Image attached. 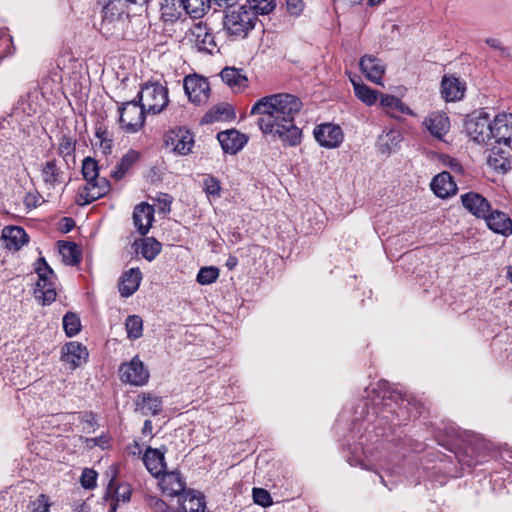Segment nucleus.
Returning <instances> with one entry per match:
<instances>
[{"instance_id": "nucleus-34", "label": "nucleus", "mask_w": 512, "mask_h": 512, "mask_svg": "<svg viewBox=\"0 0 512 512\" xmlns=\"http://www.w3.org/2000/svg\"><path fill=\"white\" fill-rule=\"evenodd\" d=\"M41 176L48 188H54L62 182L63 171L57 166L56 160H49L42 165Z\"/></svg>"}, {"instance_id": "nucleus-23", "label": "nucleus", "mask_w": 512, "mask_h": 512, "mask_svg": "<svg viewBox=\"0 0 512 512\" xmlns=\"http://www.w3.org/2000/svg\"><path fill=\"white\" fill-rule=\"evenodd\" d=\"M489 229L502 235L512 234V220L506 213L499 210H492L484 218Z\"/></svg>"}, {"instance_id": "nucleus-63", "label": "nucleus", "mask_w": 512, "mask_h": 512, "mask_svg": "<svg viewBox=\"0 0 512 512\" xmlns=\"http://www.w3.org/2000/svg\"><path fill=\"white\" fill-rule=\"evenodd\" d=\"M350 5H357L360 4L363 0H345Z\"/></svg>"}, {"instance_id": "nucleus-9", "label": "nucleus", "mask_w": 512, "mask_h": 512, "mask_svg": "<svg viewBox=\"0 0 512 512\" xmlns=\"http://www.w3.org/2000/svg\"><path fill=\"white\" fill-rule=\"evenodd\" d=\"M183 86L190 102L195 105H203L210 97V85L207 78L197 74L184 78Z\"/></svg>"}, {"instance_id": "nucleus-1", "label": "nucleus", "mask_w": 512, "mask_h": 512, "mask_svg": "<svg viewBox=\"0 0 512 512\" xmlns=\"http://www.w3.org/2000/svg\"><path fill=\"white\" fill-rule=\"evenodd\" d=\"M302 105L300 98L295 95L272 94L259 99L250 113L259 115L258 126L263 133H274L284 145L295 147L302 141V130L294 123Z\"/></svg>"}, {"instance_id": "nucleus-49", "label": "nucleus", "mask_w": 512, "mask_h": 512, "mask_svg": "<svg viewBox=\"0 0 512 512\" xmlns=\"http://www.w3.org/2000/svg\"><path fill=\"white\" fill-rule=\"evenodd\" d=\"M81 485L85 489H93L96 487L97 472L93 469L85 468L81 475Z\"/></svg>"}, {"instance_id": "nucleus-16", "label": "nucleus", "mask_w": 512, "mask_h": 512, "mask_svg": "<svg viewBox=\"0 0 512 512\" xmlns=\"http://www.w3.org/2000/svg\"><path fill=\"white\" fill-rule=\"evenodd\" d=\"M423 126L431 136L441 140L450 129V120L446 113L435 111L425 117Z\"/></svg>"}, {"instance_id": "nucleus-40", "label": "nucleus", "mask_w": 512, "mask_h": 512, "mask_svg": "<svg viewBox=\"0 0 512 512\" xmlns=\"http://www.w3.org/2000/svg\"><path fill=\"white\" fill-rule=\"evenodd\" d=\"M128 338L138 339L142 336L143 321L138 315H130L125 321Z\"/></svg>"}, {"instance_id": "nucleus-47", "label": "nucleus", "mask_w": 512, "mask_h": 512, "mask_svg": "<svg viewBox=\"0 0 512 512\" xmlns=\"http://www.w3.org/2000/svg\"><path fill=\"white\" fill-rule=\"evenodd\" d=\"M253 500L262 507H269L273 504L270 493L263 488H253Z\"/></svg>"}, {"instance_id": "nucleus-43", "label": "nucleus", "mask_w": 512, "mask_h": 512, "mask_svg": "<svg viewBox=\"0 0 512 512\" xmlns=\"http://www.w3.org/2000/svg\"><path fill=\"white\" fill-rule=\"evenodd\" d=\"M230 113L231 109L229 106H215L204 115L202 121L205 123H213L215 121H220L227 118L230 115Z\"/></svg>"}, {"instance_id": "nucleus-58", "label": "nucleus", "mask_w": 512, "mask_h": 512, "mask_svg": "<svg viewBox=\"0 0 512 512\" xmlns=\"http://www.w3.org/2000/svg\"><path fill=\"white\" fill-rule=\"evenodd\" d=\"M449 166L451 167V169L455 172H461L462 170V167L461 165L459 164V162L455 159H451L449 161Z\"/></svg>"}, {"instance_id": "nucleus-14", "label": "nucleus", "mask_w": 512, "mask_h": 512, "mask_svg": "<svg viewBox=\"0 0 512 512\" xmlns=\"http://www.w3.org/2000/svg\"><path fill=\"white\" fill-rule=\"evenodd\" d=\"M88 355L87 348L76 341L66 343L61 350L62 362L69 365L71 369H76L86 363Z\"/></svg>"}, {"instance_id": "nucleus-10", "label": "nucleus", "mask_w": 512, "mask_h": 512, "mask_svg": "<svg viewBox=\"0 0 512 512\" xmlns=\"http://www.w3.org/2000/svg\"><path fill=\"white\" fill-rule=\"evenodd\" d=\"M492 125L488 115L481 112L478 116L470 117L465 122L468 136L477 143H486L492 139Z\"/></svg>"}, {"instance_id": "nucleus-7", "label": "nucleus", "mask_w": 512, "mask_h": 512, "mask_svg": "<svg viewBox=\"0 0 512 512\" xmlns=\"http://www.w3.org/2000/svg\"><path fill=\"white\" fill-rule=\"evenodd\" d=\"M111 189V184L106 177H92L90 181L79 187L76 196V203L79 206H85L106 196Z\"/></svg>"}, {"instance_id": "nucleus-48", "label": "nucleus", "mask_w": 512, "mask_h": 512, "mask_svg": "<svg viewBox=\"0 0 512 512\" xmlns=\"http://www.w3.org/2000/svg\"><path fill=\"white\" fill-rule=\"evenodd\" d=\"M204 191L208 196L219 197L221 186L218 179L208 176L203 180Z\"/></svg>"}, {"instance_id": "nucleus-62", "label": "nucleus", "mask_w": 512, "mask_h": 512, "mask_svg": "<svg viewBox=\"0 0 512 512\" xmlns=\"http://www.w3.org/2000/svg\"><path fill=\"white\" fill-rule=\"evenodd\" d=\"M65 220L68 222L67 223L68 227H67L66 231H69L71 229V227L73 226V221L70 218H65Z\"/></svg>"}, {"instance_id": "nucleus-41", "label": "nucleus", "mask_w": 512, "mask_h": 512, "mask_svg": "<svg viewBox=\"0 0 512 512\" xmlns=\"http://www.w3.org/2000/svg\"><path fill=\"white\" fill-rule=\"evenodd\" d=\"M63 328L68 337L77 335L81 330L80 318L75 313H66L63 317Z\"/></svg>"}, {"instance_id": "nucleus-6", "label": "nucleus", "mask_w": 512, "mask_h": 512, "mask_svg": "<svg viewBox=\"0 0 512 512\" xmlns=\"http://www.w3.org/2000/svg\"><path fill=\"white\" fill-rule=\"evenodd\" d=\"M119 123L121 128L128 133L139 131L145 122L147 111L139 100H132L121 103L118 107Z\"/></svg>"}, {"instance_id": "nucleus-11", "label": "nucleus", "mask_w": 512, "mask_h": 512, "mask_svg": "<svg viewBox=\"0 0 512 512\" xmlns=\"http://www.w3.org/2000/svg\"><path fill=\"white\" fill-rule=\"evenodd\" d=\"M313 135L320 146L328 149L339 147L344 140V133L339 125L323 123L314 128Z\"/></svg>"}, {"instance_id": "nucleus-46", "label": "nucleus", "mask_w": 512, "mask_h": 512, "mask_svg": "<svg viewBox=\"0 0 512 512\" xmlns=\"http://www.w3.org/2000/svg\"><path fill=\"white\" fill-rule=\"evenodd\" d=\"M50 506L49 498L46 495L41 494L29 503L27 509L28 512H49Z\"/></svg>"}, {"instance_id": "nucleus-51", "label": "nucleus", "mask_w": 512, "mask_h": 512, "mask_svg": "<svg viewBox=\"0 0 512 512\" xmlns=\"http://www.w3.org/2000/svg\"><path fill=\"white\" fill-rule=\"evenodd\" d=\"M96 137L100 141V148L103 150L104 153H108L112 146V139L110 138L108 131L99 128L96 131Z\"/></svg>"}, {"instance_id": "nucleus-38", "label": "nucleus", "mask_w": 512, "mask_h": 512, "mask_svg": "<svg viewBox=\"0 0 512 512\" xmlns=\"http://www.w3.org/2000/svg\"><path fill=\"white\" fill-rule=\"evenodd\" d=\"M59 253L62 256L63 262L66 265H76L80 261V253L77 250V245L71 242L59 241Z\"/></svg>"}, {"instance_id": "nucleus-37", "label": "nucleus", "mask_w": 512, "mask_h": 512, "mask_svg": "<svg viewBox=\"0 0 512 512\" xmlns=\"http://www.w3.org/2000/svg\"><path fill=\"white\" fill-rule=\"evenodd\" d=\"M353 86L356 97L364 104L372 106L380 100V95L382 93L370 88L369 86L355 82H353Z\"/></svg>"}, {"instance_id": "nucleus-31", "label": "nucleus", "mask_w": 512, "mask_h": 512, "mask_svg": "<svg viewBox=\"0 0 512 512\" xmlns=\"http://www.w3.org/2000/svg\"><path fill=\"white\" fill-rule=\"evenodd\" d=\"M112 478L107 486V497H111L116 503L119 501L128 502L131 498V487L127 483L117 485L115 482L116 470L111 468Z\"/></svg>"}, {"instance_id": "nucleus-39", "label": "nucleus", "mask_w": 512, "mask_h": 512, "mask_svg": "<svg viewBox=\"0 0 512 512\" xmlns=\"http://www.w3.org/2000/svg\"><path fill=\"white\" fill-rule=\"evenodd\" d=\"M140 252L146 260L152 261L161 252V243L153 237H146L141 243Z\"/></svg>"}, {"instance_id": "nucleus-2", "label": "nucleus", "mask_w": 512, "mask_h": 512, "mask_svg": "<svg viewBox=\"0 0 512 512\" xmlns=\"http://www.w3.org/2000/svg\"><path fill=\"white\" fill-rule=\"evenodd\" d=\"M255 11L247 8V4L232 7L225 12L223 28L233 39H244L255 28L257 23Z\"/></svg>"}, {"instance_id": "nucleus-54", "label": "nucleus", "mask_w": 512, "mask_h": 512, "mask_svg": "<svg viewBox=\"0 0 512 512\" xmlns=\"http://www.w3.org/2000/svg\"><path fill=\"white\" fill-rule=\"evenodd\" d=\"M238 1L239 0H211V6L215 5L216 7L224 8L226 12L232 7H238Z\"/></svg>"}, {"instance_id": "nucleus-17", "label": "nucleus", "mask_w": 512, "mask_h": 512, "mask_svg": "<svg viewBox=\"0 0 512 512\" xmlns=\"http://www.w3.org/2000/svg\"><path fill=\"white\" fill-rule=\"evenodd\" d=\"M461 202L465 209L477 218L484 219L491 211L490 202L481 194L467 192L461 195Z\"/></svg>"}, {"instance_id": "nucleus-21", "label": "nucleus", "mask_w": 512, "mask_h": 512, "mask_svg": "<svg viewBox=\"0 0 512 512\" xmlns=\"http://www.w3.org/2000/svg\"><path fill=\"white\" fill-rule=\"evenodd\" d=\"M205 507L204 496L200 492L189 489L180 495L176 512H203Z\"/></svg>"}, {"instance_id": "nucleus-59", "label": "nucleus", "mask_w": 512, "mask_h": 512, "mask_svg": "<svg viewBox=\"0 0 512 512\" xmlns=\"http://www.w3.org/2000/svg\"><path fill=\"white\" fill-rule=\"evenodd\" d=\"M486 43L493 48H500V42L497 39L494 38H488L486 40Z\"/></svg>"}, {"instance_id": "nucleus-3", "label": "nucleus", "mask_w": 512, "mask_h": 512, "mask_svg": "<svg viewBox=\"0 0 512 512\" xmlns=\"http://www.w3.org/2000/svg\"><path fill=\"white\" fill-rule=\"evenodd\" d=\"M103 4L100 32L109 36L121 32L129 17L125 0H98Z\"/></svg>"}, {"instance_id": "nucleus-35", "label": "nucleus", "mask_w": 512, "mask_h": 512, "mask_svg": "<svg viewBox=\"0 0 512 512\" xmlns=\"http://www.w3.org/2000/svg\"><path fill=\"white\" fill-rule=\"evenodd\" d=\"M181 0H165L161 5V17L165 22H175L182 15Z\"/></svg>"}, {"instance_id": "nucleus-45", "label": "nucleus", "mask_w": 512, "mask_h": 512, "mask_svg": "<svg viewBox=\"0 0 512 512\" xmlns=\"http://www.w3.org/2000/svg\"><path fill=\"white\" fill-rule=\"evenodd\" d=\"M98 162L92 157H86L82 161L81 173L85 181H90L92 177H96L99 174Z\"/></svg>"}, {"instance_id": "nucleus-18", "label": "nucleus", "mask_w": 512, "mask_h": 512, "mask_svg": "<svg viewBox=\"0 0 512 512\" xmlns=\"http://www.w3.org/2000/svg\"><path fill=\"white\" fill-rule=\"evenodd\" d=\"M217 139L224 152L230 154L237 153L247 142V137L235 129L219 132Z\"/></svg>"}, {"instance_id": "nucleus-26", "label": "nucleus", "mask_w": 512, "mask_h": 512, "mask_svg": "<svg viewBox=\"0 0 512 512\" xmlns=\"http://www.w3.org/2000/svg\"><path fill=\"white\" fill-rule=\"evenodd\" d=\"M441 93L446 101H457L464 97L465 84L454 76H444L441 81Z\"/></svg>"}, {"instance_id": "nucleus-5", "label": "nucleus", "mask_w": 512, "mask_h": 512, "mask_svg": "<svg viewBox=\"0 0 512 512\" xmlns=\"http://www.w3.org/2000/svg\"><path fill=\"white\" fill-rule=\"evenodd\" d=\"M139 101L147 113L158 114L168 105V89L158 82H147L138 93Z\"/></svg>"}, {"instance_id": "nucleus-29", "label": "nucleus", "mask_w": 512, "mask_h": 512, "mask_svg": "<svg viewBox=\"0 0 512 512\" xmlns=\"http://www.w3.org/2000/svg\"><path fill=\"white\" fill-rule=\"evenodd\" d=\"M6 248L19 250L28 241V235L22 227L7 226L2 231Z\"/></svg>"}, {"instance_id": "nucleus-15", "label": "nucleus", "mask_w": 512, "mask_h": 512, "mask_svg": "<svg viewBox=\"0 0 512 512\" xmlns=\"http://www.w3.org/2000/svg\"><path fill=\"white\" fill-rule=\"evenodd\" d=\"M492 139L498 144L512 146V114L495 117L492 125Z\"/></svg>"}, {"instance_id": "nucleus-61", "label": "nucleus", "mask_w": 512, "mask_h": 512, "mask_svg": "<svg viewBox=\"0 0 512 512\" xmlns=\"http://www.w3.org/2000/svg\"><path fill=\"white\" fill-rule=\"evenodd\" d=\"M152 431V422L150 420H146L144 422V426H143V433L146 434V433H151Z\"/></svg>"}, {"instance_id": "nucleus-42", "label": "nucleus", "mask_w": 512, "mask_h": 512, "mask_svg": "<svg viewBox=\"0 0 512 512\" xmlns=\"http://www.w3.org/2000/svg\"><path fill=\"white\" fill-rule=\"evenodd\" d=\"M247 3V8L255 11L256 16L267 15L271 13L276 7L275 0H247Z\"/></svg>"}, {"instance_id": "nucleus-30", "label": "nucleus", "mask_w": 512, "mask_h": 512, "mask_svg": "<svg viewBox=\"0 0 512 512\" xmlns=\"http://www.w3.org/2000/svg\"><path fill=\"white\" fill-rule=\"evenodd\" d=\"M136 408L143 415H157L162 410V399L151 393H144L138 396Z\"/></svg>"}, {"instance_id": "nucleus-27", "label": "nucleus", "mask_w": 512, "mask_h": 512, "mask_svg": "<svg viewBox=\"0 0 512 512\" xmlns=\"http://www.w3.org/2000/svg\"><path fill=\"white\" fill-rule=\"evenodd\" d=\"M142 280V273L139 268H131L126 271L120 280L119 292L122 297H130L139 288Z\"/></svg>"}, {"instance_id": "nucleus-64", "label": "nucleus", "mask_w": 512, "mask_h": 512, "mask_svg": "<svg viewBox=\"0 0 512 512\" xmlns=\"http://www.w3.org/2000/svg\"><path fill=\"white\" fill-rule=\"evenodd\" d=\"M382 0H368V4L370 6H374V5H377L381 2Z\"/></svg>"}, {"instance_id": "nucleus-22", "label": "nucleus", "mask_w": 512, "mask_h": 512, "mask_svg": "<svg viewBox=\"0 0 512 512\" xmlns=\"http://www.w3.org/2000/svg\"><path fill=\"white\" fill-rule=\"evenodd\" d=\"M360 68L363 74L372 82L382 85L385 66L379 59L371 55H364L360 59Z\"/></svg>"}, {"instance_id": "nucleus-57", "label": "nucleus", "mask_w": 512, "mask_h": 512, "mask_svg": "<svg viewBox=\"0 0 512 512\" xmlns=\"http://www.w3.org/2000/svg\"><path fill=\"white\" fill-rule=\"evenodd\" d=\"M238 263V260L235 256H230L228 259H227V262H226V266L229 270H232L235 268V266L237 265Z\"/></svg>"}, {"instance_id": "nucleus-36", "label": "nucleus", "mask_w": 512, "mask_h": 512, "mask_svg": "<svg viewBox=\"0 0 512 512\" xmlns=\"http://www.w3.org/2000/svg\"><path fill=\"white\" fill-rule=\"evenodd\" d=\"M183 10L193 18L202 17L211 7V0H181Z\"/></svg>"}, {"instance_id": "nucleus-13", "label": "nucleus", "mask_w": 512, "mask_h": 512, "mask_svg": "<svg viewBox=\"0 0 512 512\" xmlns=\"http://www.w3.org/2000/svg\"><path fill=\"white\" fill-rule=\"evenodd\" d=\"M192 42L200 52H206L213 54L214 51H218L215 37L207 25L203 23H197L190 29Z\"/></svg>"}, {"instance_id": "nucleus-60", "label": "nucleus", "mask_w": 512, "mask_h": 512, "mask_svg": "<svg viewBox=\"0 0 512 512\" xmlns=\"http://www.w3.org/2000/svg\"><path fill=\"white\" fill-rule=\"evenodd\" d=\"M148 1L149 0H125L127 5L135 4V5H139V6H144L145 4H147Z\"/></svg>"}, {"instance_id": "nucleus-4", "label": "nucleus", "mask_w": 512, "mask_h": 512, "mask_svg": "<svg viewBox=\"0 0 512 512\" xmlns=\"http://www.w3.org/2000/svg\"><path fill=\"white\" fill-rule=\"evenodd\" d=\"M35 270L38 275L34 291L35 298L41 301L43 305H49L55 301L57 296L54 283L55 273L44 258L37 260Z\"/></svg>"}, {"instance_id": "nucleus-24", "label": "nucleus", "mask_w": 512, "mask_h": 512, "mask_svg": "<svg viewBox=\"0 0 512 512\" xmlns=\"http://www.w3.org/2000/svg\"><path fill=\"white\" fill-rule=\"evenodd\" d=\"M431 190L439 198H447L456 193L457 186L449 172H441L431 181Z\"/></svg>"}, {"instance_id": "nucleus-32", "label": "nucleus", "mask_w": 512, "mask_h": 512, "mask_svg": "<svg viewBox=\"0 0 512 512\" xmlns=\"http://www.w3.org/2000/svg\"><path fill=\"white\" fill-rule=\"evenodd\" d=\"M220 76L223 82H225L234 91H241L248 83V79L242 71L234 67H225L221 71Z\"/></svg>"}, {"instance_id": "nucleus-20", "label": "nucleus", "mask_w": 512, "mask_h": 512, "mask_svg": "<svg viewBox=\"0 0 512 512\" xmlns=\"http://www.w3.org/2000/svg\"><path fill=\"white\" fill-rule=\"evenodd\" d=\"M380 106L384 109L386 114L392 118H399L401 114L415 116L414 111L409 106L402 102L400 98L393 95L381 94Z\"/></svg>"}, {"instance_id": "nucleus-50", "label": "nucleus", "mask_w": 512, "mask_h": 512, "mask_svg": "<svg viewBox=\"0 0 512 512\" xmlns=\"http://www.w3.org/2000/svg\"><path fill=\"white\" fill-rule=\"evenodd\" d=\"M58 150L63 156L72 155L75 151V142L70 137L63 135L60 139Z\"/></svg>"}, {"instance_id": "nucleus-12", "label": "nucleus", "mask_w": 512, "mask_h": 512, "mask_svg": "<svg viewBox=\"0 0 512 512\" xmlns=\"http://www.w3.org/2000/svg\"><path fill=\"white\" fill-rule=\"evenodd\" d=\"M121 380L134 386L145 385L149 379V372L143 362L135 356L129 363H124L119 369Z\"/></svg>"}, {"instance_id": "nucleus-53", "label": "nucleus", "mask_w": 512, "mask_h": 512, "mask_svg": "<svg viewBox=\"0 0 512 512\" xmlns=\"http://www.w3.org/2000/svg\"><path fill=\"white\" fill-rule=\"evenodd\" d=\"M158 202H159V205H160V209L164 212V213H168L170 212V207H171V203H172V197L168 194H161L158 198H157Z\"/></svg>"}, {"instance_id": "nucleus-56", "label": "nucleus", "mask_w": 512, "mask_h": 512, "mask_svg": "<svg viewBox=\"0 0 512 512\" xmlns=\"http://www.w3.org/2000/svg\"><path fill=\"white\" fill-rule=\"evenodd\" d=\"M25 104H26V101H25L24 99H22V100L19 102V105H20V106L18 107V109H20V108H21V109H22V111H23L24 113H26L27 115H31L32 113H35V109H33V108L31 107V105H28V109H26V107L24 106Z\"/></svg>"}, {"instance_id": "nucleus-55", "label": "nucleus", "mask_w": 512, "mask_h": 512, "mask_svg": "<svg viewBox=\"0 0 512 512\" xmlns=\"http://www.w3.org/2000/svg\"><path fill=\"white\" fill-rule=\"evenodd\" d=\"M37 200H38V197L34 194H28L26 197H25V204L28 206V207H36L37 206Z\"/></svg>"}, {"instance_id": "nucleus-25", "label": "nucleus", "mask_w": 512, "mask_h": 512, "mask_svg": "<svg viewBox=\"0 0 512 512\" xmlns=\"http://www.w3.org/2000/svg\"><path fill=\"white\" fill-rule=\"evenodd\" d=\"M159 486L163 493L171 497L181 495L185 491V481L175 471L163 473Z\"/></svg>"}, {"instance_id": "nucleus-44", "label": "nucleus", "mask_w": 512, "mask_h": 512, "mask_svg": "<svg viewBox=\"0 0 512 512\" xmlns=\"http://www.w3.org/2000/svg\"><path fill=\"white\" fill-rule=\"evenodd\" d=\"M219 277V269L214 266L202 267L197 274V282L201 285H209Z\"/></svg>"}, {"instance_id": "nucleus-33", "label": "nucleus", "mask_w": 512, "mask_h": 512, "mask_svg": "<svg viewBox=\"0 0 512 512\" xmlns=\"http://www.w3.org/2000/svg\"><path fill=\"white\" fill-rule=\"evenodd\" d=\"M139 159V152L135 150H129L122 156L115 169L111 172V177L117 181L123 179Z\"/></svg>"}, {"instance_id": "nucleus-19", "label": "nucleus", "mask_w": 512, "mask_h": 512, "mask_svg": "<svg viewBox=\"0 0 512 512\" xmlns=\"http://www.w3.org/2000/svg\"><path fill=\"white\" fill-rule=\"evenodd\" d=\"M154 220V208L146 203L142 202L138 204L133 211V222L138 232L141 235H146Z\"/></svg>"}, {"instance_id": "nucleus-52", "label": "nucleus", "mask_w": 512, "mask_h": 512, "mask_svg": "<svg viewBox=\"0 0 512 512\" xmlns=\"http://www.w3.org/2000/svg\"><path fill=\"white\" fill-rule=\"evenodd\" d=\"M287 11L291 16H299L305 7L303 0H286Z\"/></svg>"}, {"instance_id": "nucleus-8", "label": "nucleus", "mask_w": 512, "mask_h": 512, "mask_svg": "<svg viewBox=\"0 0 512 512\" xmlns=\"http://www.w3.org/2000/svg\"><path fill=\"white\" fill-rule=\"evenodd\" d=\"M164 144L178 155H188L194 146V135L186 128L177 127L165 134Z\"/></svg>"}, {"instance_id": "nucleus-28", "label": "nucleus", "mask_w": 512, "mask_h": 512, "mask_svg": "<svg viewBox=\"0 0 512 512\" xmlns=\"http://www.w3.org/2000/svg\"><path fill=\"white\" fill-rule=\"evenodd\" d=\"M143 463L151 475L159 477L166 468L164 452L159 449L147 448L143 456Z\"/></svg>"}]
</instances>
